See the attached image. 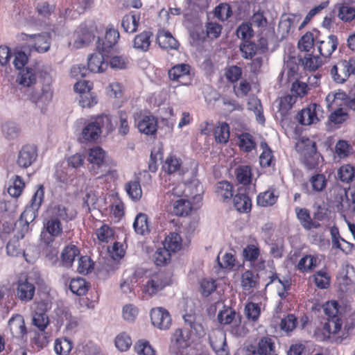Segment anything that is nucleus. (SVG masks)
Here are the masks:
<instances>
[{"mask_svg": "<svg viewBox=\"0 0 355 355\" xmlns=\"http://www.w3.org/2000/svg\"><path fill=\"white\" fill-rule=\"evenodd\" d=\"M89 171L94 175H99V178L111 172V167L105 157V152L101 147H95L89 150L88 155Z\"/></svg>", "mask_w": 355, "mask_h": 355, "instance_id": "obj_1", "label": "nucleus"}, {"mask_svg": "<svg viewBox=\"0 0 355 355\" xmlns=\"http://www.w3.org/2000/svg\"><path fill=\"white\" fill-rule=\"evenodd\" d=\"M63 233L62 225L55 218L46 216L43 220V227L40 234V241L47 247H53L56 238Z\"/></svg>", "mask_w": 355, "mask_h": 355, "instance_id": "obj_2", "label": "nucleus"}, {"mask_svg": "<svg viewBox=\"0 0 355 355\" xmlns=\"http://www.w3.org/2000/svg\"><path fill=\"white\" fill-rule=\"evenodd\" d=\"M27 98L38 107L42 108L52 100L53 91L49 84H37L26 91Z\"/></svg>", "mask_w": 355, "mask_h": 355, "instance_id": "obj_3", "label": "nucleus"}, {"mask_svg": "<svg viewBox=\"0 0 355 355\" xmlns=\"http://www.w3.org/2000/svg\"><path fill=\"white\" fill-rule=\"evenodd\" d=\"M170 276L164 271L152 274L145 284L142 292L148 296H153L170 284Z\"/></svg>", "mask_w": 355, "mask_h": 355, "instance_id": "obj_4", "label": "nucleus"}, {"mask_svg": "<svg viewBox=\"0 0 355 355\" xmlns=\"http://www.w3.org/2000/svg\"><path fill=\"white\" fill-rule=\"evenodd\" d=\"M220 324L227 325L233 324L235 327L231 329V333L236 336H241L243 328L240 326L241 318L235 310L230 306H224L217 315Z\"/></svg>", "mask_w": 355, "mask_h": 355, "instance_id": "obj_5", "label": "nucleus"}, {"mask_svg": "<svg viewBox=\"0 0 355 355\" xmlns=\"http://www.w3.org/2000/svg\"><path fill=\"white\" fill-rule=\"evenodd\" d=\"M19 223L21 225V232L15 234L8 243L6 246L7 254L12 257H19L22 255L28 263H33V259L28 257V255L20 248L19 242V240L22 239L24 237L25 234L28 232L29 224L27 221H21Z\"/></svg>", "mask_w": 355, "mask_h": 355, "instance_id": "obj_6", "label": "nucleus"}, {"mask_svg": "<svg viewBox=\"0 0 355 355\" xmlns=\"http://www.w3.org/2000/svg\"><path fill=\"white\" fill-rule=\"evenodd\" d=\"M23 40L27 42L31 51H35L39 53L47 52L51 47V36L49 33L26 35Z\"/></svg>", "mask_w": 355, "mask_h": 355, "instance_id": "obj_7", "label": "nucleus"}, {"mask_svg": "<svg viewBox=\"0 0 355 355\" xmlns=\"http://www.w3.org/2000/svg\"><path fill=\"white\" fill-rule=\"evenodd\" d=\"M144 274V272L142 269L130 268L125 270L120 284V288L123 293H132L136 286L138 279L142 277Z\"/></svg>", "mask_w": 355, "mask_h": 355, "instance_id": "obj_8", "label": "nucleus"}, {"mask_svg": "<svg viewBox=\"0 0 355 355\" xmlns=\"http://www.w3.org/2000/svg\"><path fill=\"white\" fill-rule=\"evenodd\" d=\"M119 38V33L117 30L108 28L106 31L104 38H98L97 41L96 48L98 51L103 54L109 55L111 51L114 49Z\"/></svg>", "mask_w": 355, "mask_h": 355, "instance_id": "obj_9", "label": "nucleus"}, {"mask_svg": "<svg viewBox=\"0 0 355 355\" xmlns=\"http://www.w3.org/2000/svg\"><path fill=\"white\" fill-rule=\"evenodd\" d=\"M8 328L12 338L19 341L23 340L27 334L24 319L19 314L14 315L9 319Z\"/></svg>", "mask_w": 355, "mask_h": 355, "instance_id": "obj_10", "label": "nucleus"}, {"mask_svg": "<svg viewBox=\"0 0 355 355\" xmlns=\"http://www.w3.org/2000/svg\"><path fill=\"white\" fill-rule=\"evenodd\" d=\"M150 319L152 324L162 330L168 329L171 324L168 311L162 307L153 309L150 311Z\"/></svg>", "mask_w": 355, "mask_h": 355, "instance_id": "obj_11", "label": "nucleus"}, {"mask_svg": "<svg viewBox=\"0 0 355 355\" xmlns=\"http://www.w3.org/2000/svg\"><path fill=\"white\" fill-rule=\"evenodd\" d=\"M163 170L168 174H175L180 177L188 172V168L183 165L182 159L175 155H168L163 166Z\"/></svg>", "mask_w": 355, "mask_h": 355, "instance_id": "obj_12", "label": "nucleus"}, {"mask_svg": "<svg viewBox=\"0 0 355 355\" xmlns=\"http://www.w3.org/2000/svg\"><path fill=\"white\" fill-rule=\"evenodd\" d=\"M324 313L331 320L329 321V332L336 334L341 329L342 323L339 319H335L338 313V303L336 301H332L327 303L323 308Z\"/></svg>", "mask_w": 355, "mask_h": 355, "instance_id": "obj_13", "label": "nucleus"}, {"mask_svg": "<svg viewBox=\"0 0 355 355\" xmlns=\"http://www.w3.org/2000/svg\"><path fill=\"white\" fill-rule=\"evenodd\" d=\"M37 150L34 145H26L22 147L18 154L17 163L21 168L29 167L37 159Z\"/></svg>", "mask_w": 355, "mask_h": 355, "instance_id": "obj_14", "label": "nucleus"}, {"mask_svg": "<svg viewBox=\"0 0 355 355\" xmlns=\"http://www.w3.org/2000/svg\"><path fill=\"white\" fill-rule=\"evenodd\" d=\"M109 123V116H105L97 119L95 121L88 123L83 130V137L86 141L96 140L101 133V123Z\"/></svg>", "mask_w": 355, "mask_h": 355, "instance_id": "obj_15", "label": "nucleus"}, {"mask_svg": "<svg viewBox=\"0 0 355 355\" xmlns=\"http://www.w3.org/2000/svg\"><path fill=\"white\" fill-rule=\"evenodd\" d=\"M35 287L23 278H19L16 284V296L22 302L31 301L35 295Z\"/></svg>", "mask_w": 355, "mask_h": 355, "instance_id": "obj_16", "label": "nucleus"}, {"mask_svg": "<svg viewBox=\"0 0 355 355\" xmlns=\"http://www.w3.org/2000/svg\"><path fill=\"white\" fill-rule=\"evenodd\" d=\"M211 348L217 355H230L226 343V335L221 331H216L209 337Z\"/></svg>", "mask_w": 355, "mask_h": 355, "instance_id": "obj_17", "label": "nucleus"}, {"mask_svg": "<svg viewBox=\"0 0 355 355\" xmlns=\"http://www.w3.org/2000/svg\"><path fill=\"white\" fill-rule=\"evenodd\" d=\"M73 45L76 49L88 45L94 38L93 28H88L85 24H81L74 33Z\"/></svg>", "mask_w": 355, "mask_h": 355, "instance_id": "obj_18", "label": "nucleus"}, {"mask_svg": "<svg viewBox=\"0 0 355 355\" xmlns=\"http://www.w3.org/2000/svg\"><path fill=\"white\" fill-rule=\"evenodd\" d=\"M108 54H103L98 51V53L91 55L88 58V69L92 72L100 73L106 69L108 66V61L106 58H108Z\"/></svg>", "mask_w": 355, "mask_h": 355, "instance_id": "obj_19", "label": "nucleus"}, {"mask_svg": "<svg viewBox=\"0 0 355 355\" xmlns=\"http://www.w3.org/2000/svg\"><path fill=\"white\" fill-rule=\"evenodd\" d=\"M338 283L340 290L343 292L351 291L355 287V275H354V268L347 266L345 269L340 273Z\"/></svg>", "mask_w": 355, "mask_h": 355, "instance_id": "obj_20", "label": "nucleus"}, {"mask_svg": "<svg viewBox=\"0 0 355 355\" xmlns=\"http://www.w3.org/2000/svg\"><path fill=\"white\" fill-rule=\"evenodd\" d=\"M318 51L323 57L328 58L336 49L338 38L336 35H330L324 40L317 41Z\"/></svg>", "mask_w": 355, "mask_h": 355, "instance_id": "obj_21", "label": "nucleus"}, {"mask_svg": "<svg viewBox=\"0 0 355 355\" xmlns=\"http://www.w3.org/2000/svg\"><path fill=\"white\" fill-rule=\"evenodd\" d=\"M55 315L60 325L65 324L67 329H73L77 326L76 319L72 316L67 307H58L55 310Z\"/></svg>", "mask_w": 355, "mask_h": 355, "instance_id": "obj_22", "label": "nucleus"}, {"mask_svg": "<svg viewBox=\"0 0 355 355\" xmlns=\"http://www.w3.org/2000/svg\"><path fill=\"white\" fill-rule=\"evenodd\" d=\"M157 42L163 49L177 50L179 43L168 31H159L157 35Z\"/></svg>", "mask_w": 355, "mask_h": 355, "instance_id": "obj_23", "label": "nucleus"}, {"mask_svg": "<svg viewBox=\"0 0 355 355\" xmlns=\"http://www.w3.org/2000/svg\"><path fill=\"white\" fill-rule=\"evenodd\" d=\"M17 81L19 85L28 87L27 89L32 88L37 81L36 73L32 68H24L17 76Z\"/></svg>", "mask_w": 355, "mask_h": 355, "instance_id": "obj_24", "label": "nucleus"}, {"mask_svg": "<svg viewBox=\"0 0 355 355\" xmlns=\"http://www.w3.org/2000/svg\"><path fill=\"white\" fill-rule=\"evenodd\" d=\"M139 130L147 135H154L157 131V123L153 116H144L138 123Z\"/></svg>", "mask_w": 355, "mask_h": 355, "instance_id": "obj_25", "label": "nucleus"}, {"mask_svg": "<svg viewBox=\"0 0 355 355\" xmlns=\"http://www.w3.org/2000/svg\"><path fill=\"white\" fill-rule=\"evenodd\" d=\"M189 339L188 330L177 329L172 335L171 343L177 348H184L189 346Z\"/></svg>", "mask_w": 355, "mask_h": 355, "instance_id": "obj_26", "label": "nucleus"}, {"mask_svg": "<svg viewBox=\"0 0 355 355\" xmlns=\"http://www.w3.org/2000/svg\"><path fill=\"white\" fill-rule=\"evenodd\" d=\"M334 13H336L338 17L345 22L351 21L355 18V8L345 4H336Z\"/></svg>", "mask_w": 355, "mask_h": 355, "instance_id": "obj_27", "label": "nucleus"}, {"mask_svg": "<svg viewBox=\"0 0 355 355\" xmlns=\"http://www.w3.org/2000/svg\"><path fill=\"white\" fill-rule=\"evenodd\" d=\"M296 147L305 157H311L317 153L315 143L309 138L302 139Z\"/></svg>", "mask_w": 355, "mask_h": 355, "instance_id": "obj_28", "label": "nucleus"}, {"mask_svg": "<svg viewBox=\"0 0 355 355\" xmlns=\"http://www.w3.org/2000/svg\"><path fill=\"white\" fill-rule=\"evenodd\" d=\"M152 35L153 34L150 31H144L137 35L134 40V48L141 51H147L151 43Z\"/></svg>", "mask_w": 355, "mask_h": 355, "instance_id": "obj_29", "label": "nucleus"}, {"mask_svg": "<svg viewBox=\"0 0 355 355\" xmlns=\"http://www.w3.org/2000/svg\"><path fill=\"white\" fill-rule=\"evenodd\" d=\"M259 285V276L251 270H246L241 275V286L245 291L255 288Z\"/></svg>", "mask_w": 355, "mask_h": 355, "instance_id": "obj_30", "label": "nucleus"}, {"mask_svg": "<svg viewBox=\"0 0 355 355\" xmlns=\"http://www.w3.org/2000/svg\"><path fill=\"white\" fill-rule=\"evenodd\" d=\"M234 205L239 212L247 213L251 210V200L244 193L236 194L233 199Z\"/></svg>", "mask_w": 355, "mask_h": 355, "instance_id": "obj_31", "label": "nucleus"}, {"mask_svg": "<svg viewBox=\"0 0 355 355\" xmlns=\"http://www.w3.org/2000/svg\"><path fill=\"white\" fill-rule=\"evenodd\" d=\"M182 238L176 232H171L165 238L164 247L168 248L170 252H177L182 248Z\"/></svg>", "mask_w": 355, "mask_h": 355, "instance_id": "obj_32", "label": "nucleus"}, {"mask_svg": "<svg viewBox=\"0 0 355 355\" xmlns=\"http://www.w3.org/2000/svg\"><path fill=\"white\" fill-rule=\"evenodd\" d=\"M190 68L187 64H176L168 70V76L172 80L179 81L180 78L189 74Z\"/></svg>", "mask_w": 355, "mask_h": 355, "instance_id": "obj_33", "label": "nucleus"}, {"mask_svg": "<svg viewBox=\"0 0 355 355\" xmlns=\"http://www.w3.org/2000/svg\"><path fill=\"white\" fill-rule=\"evenodd\" d=\"M133 227L138 234L145 235L148 233L149 227L147 215L143 213L137 214L133 223Z\"/></svg>", "mask_w": 355, "mask_h": 355, "instance_id": "obj_34", "label": "nucleus"}, {"mask_svg": "<svg viewBox=\"0 0 355 355\" xmlns=\"http://www.w3.org/2000/svg\"><path fill=\"white\" fill-rule=\"evenodd\" d=\"M79 250L74 245L67 246L62 250L61 258L63 266L70 267L72 265L76 257L78 256Z\"/></svg>", "mask_w": 355, "mask_h": 355, "instance_id": "obj_35", "label": "nucleus"}, {"mask_svg": "<svg viewBox=\"0 0 355 355\" xmlns=\"http://www.w3.org/2000/svg\"><path fill=\"white\" fill-rule=\"evenodd\" d=\"M274 340L270 337L261 338L259 343L257 349L259 355H271L275 352Z\"/></svg>", "mask_w": 355, "mask_h": 355, "instance_id": "obj_36", "label": "nucleus"}, {"mask_svg": "<svg viewBox=\"0 0 355 355\" xmlns=\"http://www.w3.org/2000/svg\"><path fill=\"white\" fill-rule=\"evenodd\" d=\"M88 285L86 281L83 278L72 279L69 284L70 291L78 295H84L88 291Z\"/></svg>", "mask_w": 355, "mask_h": 355, "instance_id": "obj_37", "label": "nucleus"}, {"mask_svg": "<svg viewBox=\"0 0 355 355\" xmlns=\"http://www.w3.org/2000/svg\"><path fill=\"white\" fill-rule=\"evenodd\" d=\"M118 119L116 125L118 126V132L122 136H125L128 134L130 131V124L128 121V114L126 112L119 110L117 112L116 116Z\"/></svg>", "mask_w": 355, "mask_h": 355, "instance_id": "obj_38", "label": "nucleus"}, {"mask_svg": "<svg viewBox=\"0 0 355 355\" xmlns=\"http://www.w3.org/2000/svg\"><path fill=\"white\" fill-rule=\"evenodd\" d=\"M125 191L129 197L134 201L140 200L142 190L139 180L130 181L125 184Z\"/></svg>", "mask_w": 355, "mask_h": 355, "instance_id": "obj_39", "label": "nucleus"}, {"mask_svg": "<svg viewBox=\"0 0 355 355\" xmlns=\"http://www.w3.org/2000/svg\"><path fill=\"white\" fill-rule=\"evenodd\" d=\"M139 17L135 14L125 15L121 21V26L127 33H134L137 31Z\"/></svg>", "mask_w": 355, "mask_h": 355, "instance_id": "obj_40", "label": "nucleus"}, {"mask_svg": "<svg viewBox=\"0 0 355 355\" xmlns=\"http://www.w3.org/2000/svg\"><path fill=\"white\" fill-rule=\"evenodd\" d=\"M277 198L278 196L275 194L274 191H266L257 196V205L261 207L272 206L277 202Z\"/></svg>", "mask_w": 355, "mask_h": 355, "instance_id": "obj_41", "label": "nucleus"}, {"mask_svg": "<svg viewBox=\"0 0 355 355\" xmlns=\"http://www.w3.org/2000/svg\"><path fill=\"white\" fill-rule=\"evenodd\" d=\"M313 112H314V109L311 110V105H309L297 113L296 120L299 123L304 125L313 124L315 121L313 116Z\"/></svg>", "mask_w": 355, "mask_h": 355, "instance_id": "obj_42", "label": "nucleus"}, {"mask_svg": "<svg viewBox=\"0 0 355 355\" xmlns=\"http://www.w3.org/2000/svg\"><path fill=\"white\" fill-rule=\"evenodd\" d=\"M71 341L67 338H58L55 341L54 350L58 355H67L72 349Z\"/></svg>", "mask_w": 355, "mask_h": 355, "instance_id": "obj_43", "label": "nucleus"}, {"mask_svg": "<svg viewBox=\"0 0 355 355\" xmlns=\"http://www.w3.org/2000/svg\"><path fill=\"white\" fill-rule=\"evenodd\" d=\"M191 210V203L189 200L180 198L173 205V212L177 216L188 215Z\"/></svg>", "mask_w": 355, "mask_h": 355, "instance_id": "obj_44", "label": "nucleus"}, {"mask_svg": "<svg viewBox=\"0 0 355 355\" xmlns=\"http://www.w3.org/2000/svg\"><path fill=\"white\" fill-rule=\"evenodd\" d=\"M297 96L295 95L288 94L282 96L279 99V112L282 115H286L293 105L296 102Z\"/></svg>", "mask_w": 355, "mask_h": 355, "instance_id": "obj_45", "label": "nucleus"}, {"mask_svg": "<svg viewBox=\"0 0 355 355\" xmlns=\"http://www.w3.org/2000/svg\"><path fill=\"white\" fill-rule=\"evenodd\" d=\"M170 259V251L165 247L158 248L153 254V261L157 266H162L166 264Z\"/></svg>", "mask_w": 355, "mask_h": 355, "instance_id": "obj_46", "label": "nucleus"}, {"mask_svg": "<svg viewBox=\"0 0 355 355\" xmlns=\"http://www.w3.org/2000/svg\"><path fill=\"white\" fill-rule=\"evenodd\" d=\"M251 168L248 166H241L236 169V179L238 182L243 185L249 184L251 182Z\"/></svg>", "mask_w": 355, "mask_h": 355, "instance_id": "obj_47", "label": "nucleus"}, {"mask_svg": "<svg viewBox=\"0 0 355 355\" xmlns=\"http://www.w3.org/2000/svg\"><path fill=\"white\" fill-rule=\"evenodd\" d=\"M51 218H55L61 222V220H67L68 214L66 208L62 205H55L52 207L48 211L46 216Z\"/></svg>", "mask_w": 355, "mask_h": 355, "instance_id": "obj_48", "label": "nucleus"}, {"mask_svg": "<svg viewBox=\"0 0 355 355\" xmlns=\"http://www.w3.org/2000/svg\"><path fill=\"white\" fill-rule=\"evenodd\" d=\"M2 132L8 139H15L19 134V128L12 122H6L2 125Z\"/></svg>", "mask_w": 355, "mask_h": 355, "instance_id": "obj_49", "label": "nucleus"}, {"mask_svg": "<svg viewBox=\"0 0 355 355\" xmlns=\"http://www.w3.org/2000/svg\"><path fill=\"white\" fill-rule=\"evenodd\" d=\"M257 49V45L249 40L243 41V42L240 44V51L242 53V57L247 60L253 58L256 54Z\"/></svg>", "mask_w": 355, "mask_h": 355, "instance_id": "obj_50", "label": "nucleus"}, {"mask_svg": "<svg viewBox=\"0 0 355 355\" xmlns=\"http://www.w3.org/2000/svg\"><path fill=\"white\" fill-rule=\"evenodd\" d=\"M338 174L342 182H349L355 176V168L350 164H346L340 168Z\"/></svg>", "mask_w": 355, "mask_h": 355, "instance_id": "obj_51", "label": "nucleus"}, {"mask_svg": "<svg viewBox=\"0 0 355 355\" xmlns=\"http://www.w3.org/2000/svg\"><path fill=\"white\" fill-rule=\"evenodd\" d=\"M135 349L138 355H155V349L149 342L145 340H141L136 343Z\"/></svg>", "mask_w": 355, "mask_h": 355, "instance_id": "obj_52", "label": "nucleus"}, {"mask_svg": "<svg viewBox=\"0 0 355 355\" xmlns=\"http://www.w3.org/2000/svg\"><path fill=\"white\" fill-rule=\"evenodd\" d=\"M131 345V338L125 333L119 334L115 338V346L121 352L127 351Z\"/></svg>", "mask_w": 355, "mask_h": 355, "instance_id": "obj_53", "label": "nucleus"}, {"mask_svg": "<svg viewBox=\"0 0 355 355\" xmlns=\"http://www.w3.org/2000/svg\"><path fill=\"white\" fill-rule=\"evenodd\" d=\"M33 324L43 331L49 324V318L44 312H35L33 316Z\"/></svg>", "mask_w": 355, "mask_h": 355, "instance_id": "obj_54", "label": "nucleus"}, {"mask_svg": "<svg viewBox=\"0 0 355 355\" xmlns=\"http://www.w3.org/2000/svg\"><path fill=\"white\" fill-rule=\"evenodd\" d=\"M216 193L221 196L224 200H228L233 196L232 185L227 181H223L218 183L216 186Z\"/></svg>", "mask_w": 355, "mask_h": 355, "instance_id": "obj_55", "label": "nucleus"}, {"mask_svg": "<svg viewBox=\"0 0 355 355\" xmlns=\"http://www.w3.org/2000/svg\"><path fill=\"white\" fill-rule=\"evenodd\" d=\"M232 13L231 7L227 3H220L214 10V15L221 21L227 20Z\"/></svg>", "mask_w": 355, "mask_h": 355, "instance_id": "obj_56", "label": "nucleus"}, {"mask_svg": "<svg viewBox=\"0 0 355 355\" xmlns=\"http://www.w3.org/2000/svg\"><path fill=\"white\" fill-rule=\"evenodd\" d=\"M96 103V96L91 91H87V92L80 94L79 104L81 107H91Z\"/></svg>", "mask_w": 355, "mask_h": 355, "instance_id": "obj_57", "label": "nucleus"}, {"mask_svg": "<svg viewBox=\"0 0 355 355\" xmlns=\"http://www.w3.org/2000/svg\"><path fill=\"white\" fill-rule=\"evenodd\" d=\"M54 5H50L46 1L38 2L36 5L37 12L42 18H48L54 12Z\"/></svg>", "mask_w": 355, "mask_h": 355, "instance_id": "obj_58", "label": "nucleus"}, {"mask_svg": "<svg viewBox=\"0 0 355 355\" xmlns=\"http://www.w3.org/2000/svg\"><path fill=\"white\" fill-rule=\"evenodd\" d=\"M261 309L258 304L249 302L245 306V313L249 320L256 321L259 318Z\"/></svg>", "mask_w": 355, "mask_h": 355, "instance_id": "obj_59", "label": "nucleus"}, {"mask_svg": "<svg viewBox=\"0 0 355 355\" xmlns=\"http://www.w3.org/2000/svg\"><path fill=\"white\" fill-rule=\"evenodd\" d=\"M314 44V37L311 33H306L298 42V48L302 51L309 52Z\"/></svg>", "mask_w": 355, "mask_h": 355, "instance_id": "obj_60", "label": "nucleus"}, {"mask_svg": "<svg viewBox=\"0 0 355 355\" xmlns=\"http://www.w3.org/2000/svg\"><path fill=\"white\" fill-rule=\"evenodd\" d=\"M236 35L243 41L249 40L253 35V30L250 24L243 23L236 30Z\"/></svg>", "mask_w": 355, "mask_h": 355, "instance_id": "obj_61", "label": "nucleus"}, {"mask_svg": "<svg viewBox=\"0 0 355 355\" xmlns=\"http://www.w3.org/2000/svg\"><path fill=\"white\" fill-rule=\"evenodd\" d=\"M24 187V183L22 179L19 176L16 175L12 184L10 185L8 188V192L12 197H18L20 196Z\"/></svg>", "mask_w": 355, "mask_h": 355, "instance_id": "obj_62", "label": "nucleus"}, {"mask_svg": "<svg viewBox=\"0 0 355 355\" xmlns=\"http://www.w3.org/2000/svg\"><path fill=\"white\" fill-rule=\"evenodd\" d=\"M297 218L300 221L301 225L306 229L310 220H311V217L310 215L309 211L306 208H300L296 207L295 209Z\"/></svg>", "mask_w": 355, "mask_h": 355, "instance_id": "obj_63", "label": "nucleus"}, {"mask_svg": "<svg viewBox=\"0 0 355 355\" xmlns=\"http://www.w3.org/2000/svg\"><path fill=\"white\" fill-rule=\"evenodd\" d=\"M138 312L137 307L134 304H125L122 310L123 318L126 321L133 322L138 315Z\"/></svg>", "mask_w": 355, "mask_h": 355, "instance_id": "obj_64", "label": "nucleus"}]
</instances>
